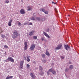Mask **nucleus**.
Instances as JSON below:
<instances>
[{
	"label": "nucleus",
	"mask_w": 79,
	"mask_h": 79,
	"mask_svg": "<svg viewBox=\"0 0 79 79\" xmlns=\"http://www.w3.org/2000/svg\"><path fill=\"white\" fill-rule=\"evenodd\" d=\"M69 64H71V62H69Z\"/></svg>",
	"instance_id": "nucleus-45"
},
{
	"label": "nucleus",
	"mask_w": 79,
	"mask_h": 79,
	"mask_svg": "<svg viewBox=\"0 0 79 79\" xmlns=\"http://www.w3.org/2000/svg\"><path fill=\"white\" fill-rule=\"evenodd\" d=\"M45 19H44V18H42V19H40V21H44V20Z\"/></svg>",
	"instance_id": "nucleus-32"
},
{
	"label": "nucleus",
	"mask_w": 79,
	"mask_h": 79,
	"mask_svg": "<svg viewBox=\"0 0 79 79\" xmlns=\"http://www.w3.org/2000/svg\"><path fill=\"white\" fill-rule=\"evenodd\" d=\"M34 32H35V31H31L30 32H29V35L30 36H32V35H33V34L34 33Z\"/></svg>",
	"instance_id": "nucleus-8"
},
{
	"label": "nucleus",
	"mask_w": 79,
	"mask_h": 79,
	"mask_svg": "<svg viewBox=\"0 0 79 79\" xmlns=\"http://www.w3.org/2000/svg\"><path fill=\"white\" fill-rule=\"evenodd\" d=\"M36 19L37 20V21H40V17H36Z\"/></svg>",
	"instance_id": "nucleus-13"
},
{
	"label": "nucleus",
	"mask_w": 79,
	"mask_h": 79,
	"mask_svg": "<svg viewBox=\"0 0 79 79\" xmlns=\"http://www.w3.org/2000/svg\"><path fill=\"white\" fill-rule=\"evenodd\" d=\"M42 61L43 63H45V62L46 61V60H42Z\"/></svg>",
	"instance_id": "nucleus-35"
},
{
	"label": "nucleus",
	"mask_w": 79,
	"mask_h": 79,
	"mask_svg": "<svg viewBox=\"0 0 79 79\" xmlns=\"http://www.w3.org/2000/svg\"><path fill=\"white\" fill-rule=\"evenodd\" d=\"M40 11H43V12H44L45 11V9H44L42 8L40 9Z\"/></svg>",
	"instance_id": "nucleus-17"
},
{
	"label": "nucleus",
	"mask_w": 79,
	"mask_h": 79,
	"mask_svg": "<svg viewBox=\"0 0 79 79\" xmlns=\"http://www.w3.org/2000/svg\"><path fill=\"white\" fill-rule=\"evenodd\" d=\"M28 25H32V23H29Z\"/></svg>",
	"instance_id": "nucleus-41"
},
{
	"label": "nucleus",
	"mask_w": 79,
	"mask_h": 79,
	"mask_svg": "<svg viewBox=\"0 0 79 79\" xmlns=\"http://www.w3.org/2000/svg\"><path fill=\"white\" fill-rule=\"evenodd\" d=\"M41 40H42V41H44V40H45V37H41Z\"/></svg>",
	"instance_id": "nucleus-25"
},
{
	"label": "nucleus",
	"mask_w": 79,
	"mask_h": 79,
	"mask_svg": "<svg viewBox=\"0 0 79 79\" xmlns=\"http://www.w3.org/2000/svg\"><path fill=\"white\" fill-rule=\"evenodd\" d=\"M30 66V65L29 64H27V68H29V67Z\"/></svg>",
	"instance_id": "nucleus-31"
},
{
	"label": "nucleus",
	"mask_w": 79,
	"mask_h": 79,
	"mask_svg": "<svg viewBox=\"0 0 79 79\" xmlns=\"http://www.w3.org/2000/svg\"><path fill=\"white\" fill-rule=\"evenodd\" d=\"M6 60L11 62H12V63H14L15 61V60H14V59L12 58L11 57H10L9 58L7 59Z\"/></svg>",
	"instance_id": "nucleus-2"
},
{
	"label": "nucleus",
	"mask_w": 79,
	"mask_h": 79,
	"mask_svg": "<svg viewBox=\"0 0 79 79\" xmlns=\"http://www.w3.org/2000/svg\"><path fill=\"white\" fill-rule=\"evenodd\" d=\"M61 59H64V56H61Z\"/></svg>",
	"instance_id": "nucleus-37"
},
{
	"label": "nucleus",
	"mask_w": 79,
	"mask_h": 79,
	"mask_svg": "<svg viewBox=\"0 0 79 79\" xmlns=\"http://www.w3.org/2000/svg\"><path fill=\"white\" fill-rule=\"evenodd\" d=\"M43 34H44V35H45L46 37H47L48 39H50V37L49 36V35H48V34H47V33H46V32H43Z\"/></svg>",
	"instance_id": "nucleus-7"
},
{
	"label": "nucleus",
	"mask_w": 79,
	"mask_h": 79,
	"mask_svg": "<svg viewBox=\"0 0 79 79\" xmlns=\"http://www.w3.org/2000/svg\"><path fill=\"white\" fill-rule=\"evenodd\" d=\"M44 13L46 14V15H48V11L47 10H45L44 12Z\"/></svg>",
	"instance_id": "nucleus-23"
},
{
	"label": "nucleus",
	"mask_w": 79,
	"mask_h": 79,
	"mask_svg": "<svg viewBox=\"0 0 79 79\" xmlns=\"http://www.w3.org/2000/svg\"><path fill=\"white\" fill-rule=\"evenodd\" d=\"M65 76H66V74H65Z\"/></svg>",
	"instance_id": "nucleus-50"
},
{
	"label": "nucleus",
	"mask_w": 79,
	"mask_h": 79,
	"mask_svg": "<svg viewBox=\"0 0 79 79\" xmlns=\"http://www.w3.org/2000/svg\"><path fill=\"white\" fill-rule=\"evenodd\" d=\"M24 44L25 46H27V42H25Z\"/></svg>",
	"instance_id": "nucleus-28"
},
{
	"label": "nucleus",
	"mask_w": 79,
	"mask_h": 79,
	"mask_svg": "<svg viewBox=\"0 0 79 79\" xmlns=\"http://www.w3.org/2000/svg\"><path fill=\"white\" fill-rule=\"evenodd\" d=\"M65 73H67L69 71V69L68 68H66V69H65Z\"/></svg>",
	"instance_id": "nucleus-15"
},
{
	"label": "nucleus",
	"mask_w": 79,
	"mask_h": 79,
	"mask_svg": "<svg viewBox=\"0 0 79 79\" xmlns=\"http://www.w3.org/2000/svg\"><path fill=\"white\" fill-rule=\"evenodd\" d=\"M45 54L47 56H50V53H49V52L48 51L46 52Z\"/></svg>",
	"instance_id": "nucleus-19"
},
{
	"label": "nucleus",
	"mask_w": 79,
	"mask_h": 79,
	"mask_svg": "<svg viewBox=\"0 0 79 79\" xmlns=\"http://www.w3.org/2000/svg\"><path fill=\"white\" fill-rule=\"evenodd\" d=\"M73 66L72 65H71L69 67V68L70 69H73Z\"/></svg>",
	"instance_id": "nucleus-16"
},
{
	"label": "nucleus",
	"mask_w": 79,
	"mask_h": 79,
	"mask_svg": "<svg viewBox=\"0 0 79 79\" xmlns=\"http://www.w3.org/2000/svg\"><path fill=\"white\" fill-rule=\"evenodd\" d=\"M69 16L70 15H68Z\"/></svg>",
	"instance_id": "nucleus-49"
},
{
	"label": "nucleus",
	"mask_w": 79,
	"mask_h": 79,
	"mask_svg": "<svg viewBox=\"0 0 79 79\" xmlns=\"http://www.w3.org/2000/svg\"><path fill=\"white\" fill-rule=\"evenodd\" d=\"M32 78V79H35V75H34L33 74V73H31L30 74Z\"/></svg>",
	"instance_id": "nucleus-10"
},
{
	"label": "nucleus",
	"mask_w": 79,
	"mask_h": 79,
	"mask_svg": "<svg viewBox=\"0 0 79 79\" xmlns=\"http://www.w3.org/2000/svg\"><path fill=\"white\" fill-rule=\"evenodd\" d=\"M27 8H31V7H30V6H28L27 7Z\"/></svg>",
	"instance_id": "nucleus-46"
},
{
	"label": "nucleus",
	"mask_w": 79,
	"mask_h": 79,
	"mask_svg": "<svg viewBox=\"0 0 79 79\" xmlns=\"http://www.w3.org/2000/svg\"><path fill=\"white\" fill-rule=\"evenodd\" d=\"M24 58H25V60H26V57H25Z\"/></svg>",
	"instance_id": "nucleus-48"
},
{
	"label": "nucleus",
	"mask_w": 79,
	"mask_h": 79,
	"mask_svg": "<svg viewBox=\"0 0 79 79\" xmlns=\"http://www.w3.org/2000/svg\"><path fill=\"white\" fill-rule=\"evenodd\" d=\"M10 2V0H6L5 3H8Z\"/></svg>",
	"instance_id": "nucleus-24"
},
{
	"label": "nucleus",
	"mask_w": 79,
	"mask_h": 79,
	"mask_svg": "<svg viewBox=\"0 0 79 79\" xmlns=\"http://www.w3.org/2000/svg\"><path fill=\"white\" fill-rule=\"evenodd\" d=\"M26 24H27V23H24V25H26Z\"/></svg>",
	"instance_id": "nucleus-44"
},
{
	"label": "nucleus",
	"mask_w": 79,
	"mask_h": 79,
	"mask_svg": "<svg viewBox=\"0 0 79 79\" xmlns=\"http://www.w3.org/2000/svg\"><path fill=\"white\" fill-rule=\"evenodd\" d=\"M24 64V61H21L20 63V65H23Z\"/></svg>",
	"instance_id": "nucleus-20"
},
{
	"label": "nucleus",
	"mask_w": 79,
	"mask_h": 79,
	"mask_svg": "<svg viewBox=\"0 0 79 79\" xmlns=\"http://www.w3.org/2000/svg\"><path fill=\"white\" fill-rule=\"evenodd\" d=\"M64 47L67 51H68V49H69V48H70V47H69V46L68 44H64Z\"/></svg>",
	"instance_id": "nucleus-4"
},
{
	"label": "nucleus",
	"mask_w": 79,
	"mask_h": 79,
	"mask_svg": "<svg viewBox=\"0 0 79 79\" xmlns=\"http://www.w3.org/2000/svg\"><path fill=\"white\" fill-rule=\"evenodd\" d=\"M35 44H32L31 46L30 47V49L31 50H33L34 49V48H35Z\"/></svg>",
	"instance_id": "nucleus-6"
},
{
	"label": "nucleus",
	"mask_w": 79,
	"mask_h": 79,
	"mask_svg": "<svg viewBox=\"0 0 79 79\" xmlns=\"http://www.w3.org/2000/svg\"><path fill=\"white\" fill-rule=\"evenodd\" d=\"M12 22V19H11L10 20L9 22V23H11Z\"/></svg>",
	"instance_id": "nucleus-38"
},
{
	"label": "nucleus",
	"mask_w": 79,
	"mask_h": 79,
	"mask_svg": "<svg viewBox=\"0 0 79 79\" xmlns=\"http://www.w3.org/2000/svg\"><path fill=\"white\" fill-rule=\"evenodd\" d=\"M31 19V20H32V21H34L35 20V19H34V17H32Z\"/></svg>",
	"instance_id": "nucleus-27"
},
{
	"label": "nucleus",
	"mask_w": 79,
	"mask_h": 79,
	"mask_svg": "<svg viewBox=\"0 0 79 79\" xmlns=\"http://www.w3.org/2000/svg\"><path fill=\"white\" fill-rule=\"evenodd\" d=\"M17 22H18V26H21V23L19 21H17Z\"/></svg>",
	"instance_id": "nucleus-18"
},
{
	"label": "nucleus",
	"mask_w": 79,
	"mask_h": 79,
	"mask_svg": "<svg viewBox=\"0 0 79 79\" xmlns=\"http://www.w3.org/2000/svg\"><path fill=\"white\" fill-rule=\"evenodd\" d=\"M2 38H4V37H5V35H2Z\"/></svg>",
	"instance_id": "nucleus-36"
},
{
	"label": "nucleus",
	"mask_w": 79,
	"mask_h": 79,
	"mask_svg": "<svg viewBox=\"0 0 79 79\" xmlns=\"http://www.w3.org/2000/svg\"><path fill=\"white\" fill-rule=\"evenodd\" d=\"M33 39L36 40V39H37V36H34L33 37Z\"/></svg>",
	"instance_id": "nucleus-22"
},
{
	"label": "nucleus",
	"mask_w": 79,
	"mask_h": 79,
	"mask_svg": "<svg viewBox=\"0 0 79 79\" xmlns=\"http://www.w3.org/2000/svg\"><path fill=\"white\" fill-rule=\"evenodd\" d=\"M13 77V76H10L9 75H8L6 78V79H12Z\"/></svg>",
	"instance_id": "nucleus-11"
},
{
	"label": "nucleus",
	"mask_w": 79,
	"mask_h": 79,
	"mask_svg": "<svg viewBox=\"0 0 79 79\" xmlns=\"http://www.w3.org/2000/svg\"><path fill=\"white\" fill-rule=\"evenodd\" d=\"M27 49V46H25L24 47V50H26Z\"/></svg>",
	"instance_id": "nucleus-26"
},
{
	"label": "nucleus",
	"mask_w": 79,
	"mask_h": 79,
	"mask_svg": "<svg viewBox=\"0 0 79 79\" xmlns=\"http://www.w3.org/2000/svg\"><path fill=\"white\" fill-rule=\"evenodd\" d=\"M56 13H57V11H56Z\"/></svg>",
	"instance_id": "nucleus-51"
},
{
	"label": "nucleus",
	"mask_w": 79,
	"mask_h": 79,
	"mask_svg": "<svg viewBox=\"0 0 79 79\" xmlns=\"http://www.w3.org/2000/svg\"><path fill=\"white\" fill-rule=\"evenodd\" d=\"M45 54H43L42 56V57H43V58H45Z\"/></svg>",
	"instance_id": "nucleus-39"
},
{
	"label": "nucleus",
	"mask_w": 79,
	"mask_h": 79,
	"mask_svg": "<svg viewBox=\"0 0 79 79\" xmlns=\"http://www.w3.org/2000/svg\"><path fill=\"white\" fill-rule=\"evenodd\" d=\"M39 69L41 71H43V68L41 66H39Z\"/></svg>",
	"instance_id": "nucleus-14"
},
{
	"label": "nucleus",
	"mask_w": 79,
	"mask_h": 79,
	"mask_svg": "<svg viewBox=\"0 0 79 79\" xmlns=\"http://www.w3.org/2000/svg\"><path fill=\"white\" fill-rule=\"evenodd\" d=\"M4 47L5 48H8V47L6 45H5Z\"/></svg>",
	"instance_id": "nucleus-29"
},
{
	"label": "nucleus",
	"mask_w": 79,
	"mask_h": 79,
	"mask_svg": "<svg viewBox=\"0 0 79 79\" xmlns=\"http://www.w3.org/2000/svg\"><path fill=\"white\" fill-rule=\"evenodd\" d=\"M31 10H32V8H29L28 9H27V11H31Z\"/></svg>",
	"instance_id": "nucleus-34"
},
{
	"label": "nucleus",
	"mask_w": 79,
	"mask_h": 79,
	"mask_svg": "<svg viewBox=\"0 0 79 79\" xmlns=\"http://www.w3.org/2000/svg\"><path fill=\"white\" fill-rule=\"evenodd\" d=\"M39 74H40V75H42L43 74H44V72H41L40 73V72H39Z\"/></svg>",
	"instance_id": "nucleus-30"
},
{
	"label": "nucleus",
	"mask_w": 79,
	"mask_h": 79,
	"mask_svg": "<svg viewBox=\"0 0 79 79\" xmlns=\"http://www.w3.org/2000/svg\"><path fill=\"white\" fill-rule=\"evenodd\" d=\"M49 71H48L47 72V74H48V75H49V74H50V73H49Z\"/></svg>",
	"instance_id": "nucleus-40"
},
{
	"label": "nucleus",
	"mask_w": 79,
	"mask_h": 79,
	"mask_svg": "<svg viewBox=\"0 0 79 79\" xmlns=\"http://www.w3.org/2000/svg\"><path fill=\"white\" fill-rule=\"evenodd\" d=\"M19 35L18 33V31H15L14 32L13 34L12 35V37L13 39H15L18 37H19Z\"/></svg>",
	"instance_id": "nucleus-1"
},
{
	"label": "nucleus",
	"mask_w": 79,
	"mask_h": 79,
	"mask_svg": "<svg viewBox=\"0 0 79 79\" xmlns=\"http://www.w3.org/2000/svg\"><path fill=\"white\" fill-rule=\"evenodd\" d=\"M8 25L9 26H11V23H9V22Z\"/></svg>",
	"instance_id": "nucleus-33"
},
{
	"label": "nucleus",
	"mask_w": 79,
	"mask_h": 79,
	"mask_svg": "<svg viewBox=\"0 0 79 79\" xmlns=\"http://www.w3.org/2000/svg\"><path fill=\"white\" fill-rule=\"evenodd\" d=\"M21 2H23V1L22 0H21Z\"/></svg>",
	"instance_id": "nucleus-47"
},
{
	"label": "nucleus",
	"mask_w": 79,
	"mask_h": 79,
	"mask_svg": "<svg viewBox=\"0 0 79 79\" xmlns=\"http://www.w3.org/2000/svg\"><path fill=\"white\" fill-rule=\"evenodd\" d=\"M47 32H48L49 31V28H48L46 30Z\"/></svg>",
	"instance_id": "nucleus-42"
},
{
	"label": "nucleus",
	"mask_w": 79,
	"mask_h": 79,
	"mask_svg": "<svg viewBox=\"0 0 79 79\" xmlns=\"http://www.w3.org/2000/svg\"><path fill=\"white\" fill-rule=\"evenodd\" d=\"M61 47H62V44H60L57 47H56V50H60V49H61Z\"/></svg>",
	"instance_id": "nucleus-5"
},
{
	"label": "nucleus",
	"mask_w": 79,
	"mask_h": 79,
	"mask_svg": "<svg viewBox=\"0 0 79 79\" xmlns=\"http://www.w3.org/2000/svg\"><path fill=\"white\" fill-rule=\"evenodd\" d=\"M49 72H51V73H52V74L54 75H56V71L55 70H53L52 69H51L49 70Z\"/></svg>",
	"instance_id": "nucleus-3"
},
{
	"label": "nucleus",
	"mask_w": 79,
	"mask_h": 79,
	"mask_svg": "<svg viewBox=\"0 0 79 79\" xmlns=\"http://www.w3.org/2000/svg\"><path fill=\"white\" fill-rule=\"evenodd\" d=\"M20 13L22 15H24V14H25V11L23 9H21L20 10Z\"/></svg>",
	"instance_id": "nucleus-9"
},
{
	"label": "nucleus",
	"mask_w": 79,
	"mask_h": 79,
	"mask_svg": "<svg viewBox=\"0 0 79 79\" xmlns=\"http://www.w3.org/2000/svg\"><path fill=\"white\" fill-rule=\"evenodd\" d=\"M23 65H20V67H19V69H23Z\"/></svg>",
	"instance_id": "nucleus-21"
},
{
	"label": "nucleus",
	"mask_w": 79,
	"mask_h": 79,
	"mask_svg": "<svg viewBox=\"0 0 79 79\" xmlns=\"http://www.w3.org/2000/svg\"><path fill=\"white\" fill-rule=\"evenodd\" d=\"M52 3H54V5H55V4H56V3L54 2H52Z\"/></svg>",
	"instance_id": "nucleus-43"
},
{
	"label": "nucleus",
	"mask_w": 79,
	"mask_h": 79,
	"mask_svg": "<svg viewBox=\"0 0 79 79\" xmlns=\"http://www.w3.org/2000/svg\"><path fill=\"white\" fill-rule=\"evenodd\" d=\"M29 58H30V56H29L27 57V60L28 62L30 61V59H29Z\"/></svg>",
	"instance_id": "nucleus-12"
}]
</instances>
